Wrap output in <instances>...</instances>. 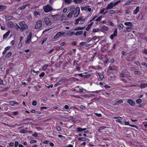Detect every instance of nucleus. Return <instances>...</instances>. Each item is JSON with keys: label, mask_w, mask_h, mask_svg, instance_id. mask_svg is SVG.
<instances>
[{"label": "nucleus", "mask_w": 147, "mask_h": 147, "mask_svg": "<svg viewBox=\"0 0 147 147\" xmlns=\"http://www.w3.org/2000/svg\"><path fill=\"white\" fill-rule=\"evenodd\" d=\"M70 9L71 11L75 12L74 14V17L76 18L77 17L80 13V8L78 7H77L76 9L74 6L72 5H71L70 7Z\"/></svg>", "instance_id": "nucleus-1"}, {"label": "nucleus", "mask_w": 147, "mask_h": 147, "mask_svg": "<svg viewBox=\"0 0 147 147\" xmlns=\"http://www.w3.org/2000/svg\"><path fill=\"white\" fill-rule=\"evenodd\" d=\"M85 21V18L84 16H81L78 18L76 20V21L74 24L75 25L78 24H83Z\"/></svg>", "instance_id": "nucleus-2"}, {"label": "nucleus", "mask_w": 147, "mask_h": 147, "mask_svg": "<svg viewBox=\"0 0 147 147\" xmlns=\"http://www.w3.org/2000/svg\"><path fill=\"white\" fill-rule=\"evenodd\" d=\"M19 25L20 27L19 26H18L20 29V30L21 31L22 30H26L28 28V26L27 24L25 23V22L24 21H22L19 23Z\"/></svg>", "instance_id": "nucleus-3"}, {"label": "nucleus", "mask_w": 147, "mask_h": 147, "mask_svg": "<svg viewBox=\"0 0 147 147\" xmlns=\"http://www.w3.org/2000/svg\"><path fill=\"white\" fill-rule=\"evenodd\" d=\"M44 11L45 13H48L51 11L53 10L52 7L50 6L49 5L47 4L43 7V8Z\"/></svg>", "instance_id": "nucleus-4"}, {"label": "nucleus", "mask_w": 147, "mask_h": 147, "mask_svg": "<svg viewBox=\"0 0 147 147\" xmlns=\"http://www.w3.org/2000/svg\"><path fill=\"white\" fill-rule=\"evenodd\" d=\"M42 26V21L41 20H38L36 23L35 28L36 29H39Z\"/></svg>", "instance_id": "nucleus-5"}, {"label": "nucleus", "mask_w": 147, "mask_h": 147, "mask_svg": "<svg viewBox=\"0 0 147 147\" xmlns=\"http://www.w3.org/2000/svg\"><path fill=\"white\" fill-rule=\"evenodd\" d=\"M117 28L115 29L114 31L113 34L110 36V38L111 40H113L114 38H116L117 37Z\"/></svg>", "instance_id": "nucleus-6"}, {"label": "nucleus", "mask_w": 147, "mask_h": 147, "mask_svg": "<svg viewBox=\"0 0 147 147\" xmlns=\"http://www.w3.org/2000/svg\"><path fill=\"white\" fill-rule=\"evenodd\" d=\"M112 119H117L115 120L116 122L119 123L121 124H122V122L121 121V120L122 119V118L120 116L113 117H112Z\"/></svg>", "instance_id": "nucleus-7"}, {"label": "nucleus", "mask_w": 147, "mask_h": 147, "mask_svg": "<svg viewBox=\"0 0 147 147\" xmlns=\"http://www.w3.org/2000/svg\"><path fill=\"white\" fill-rule=\"evenodd\" d=\"M44 21L47 26H49L51 24V22L50 19L48 18H45L44 19Z\"/></svg>", "instance_id": "nucleus-8"}, {"label": "nucleus", "mask_w": 147, "mask_h": 147, "mask_svg": "<svg viewBox=\"0 0 147 147\" xmlns=\"http://www.w3.org/2000/svg\"><path fill=\"white\" fill-rule=\"evenodd\" d=\"M32 33L31 32H30L29 33L28 35L26 41V43H30V42L31 41V37H32Z\"/></svg>", "instance_id": "nucleus-9"}, {"label": "nucleus", "mask_w": 147, "mask_h": 147, "mask_svg": "<svg viewBox=\"0 0 147 147\" xmlns=\"http://www.w3.org/2000/svg\"><path fill=\"white\" fill-rule=\"evenodd\" d=\"M125 123L124 124V125H129V126H130V127H135L137 129L138 127V126H137L136 125L130 124L129 121H125Z\"/></svg>", "instance_id": "nucleus-10"}, {"label": "nucleus", "mask_w": 147, "mask_h": 147, "mask_svg": "<svg viewBox=\"0 0 147 147\" xmlns=\"http://www.w3.org/2000/svg\"><path fill=\"white\" fill-rule=\"evenodd\" d=\"M7 25L8 27L10 28H13L15 26L13 22L11 21H9L7 23Z\"/></svg>", "instance_id": "nucleus-11"}, {"label": "nucleus", "mask_w": 147, "mask_h": 147, "mask_svg": "<svg viewBox=\"0 0 147 147\" xmlns=\"http://www.w3.org/2000/svg\"><path fill=\"white\" fill-rule=\"evenodd\" d=\"M133 25H131L130 26H128L126 27V30L127 32H129L131 31L132 29L133 28Z\"/></svg>", "instance_id": "nucleus-12"}, {"label": "nucleus", "mask_w": 147, "mask_h": 147, "mask_svg": "<svg viewBox=\"0 0 147 147\" xmlns=\"http://www.w3.org/2000/svg\"><path fill=\"white\" fill-rule=\"evenodd\" d=\"M113 2L108 4L107 7L105 8L106 9H111L113 8Z\"/></svg>", "instance_id": "nucleus-13"}, {"label": "nucleus", "mask_w": 147, "mask_h": 147, "mask_svg": "<svg viewBox=\"0 0 147 147\" xmlns=\"http://www.w3.org/2000/svg\"><path fill=\"white\" fill-rule=\"evenodd\" d=\"M140 6H138L136 7V9L133 11V14L134 15H136L140 10Z\"/></svg>", "instance_id": "nucleus-14"}, {"label": "nucleus", "mask_w": 147, "mask_h": 147, "mask_svg": "<svg viewBox=\"0 0 147 147\" xmlns=\"http://www.w3.org/2000/svg\"><path fill=\"white\" fill-rule=\"evenodd\" d=\"M76 129L77 132H81L82 131H84L86 130V128H82L81 127H79L76 128Z\"/></svg>", "instance_id": "nucleus-15"}, {"label": "nucleus", "mask_w": 147, "mask_h": 147, "mask_svg": "<svg viewBox=\"0 0 147 147\" xmlns=\"http://www.w3.org/2000/svg\"><path fill=\"white\" fill-rule=\"evenodd\" d=\"M10 32V31L9 30L6 32L5 34H4L3 36V39H6L9 36Z\"/></svg>", "instance_id": "nucleus-16"}, {"label": "nucleus", "mask_w": 147, "mask_h": 147, "mask_svg": "<svg viewBox=\"0 0 147 147\" xmlns=\"http://www.w3.org/2000/svg\"><path fill=\"white\" fill-rule=\"evenodd\" d=\"M123 100H119L118 101H116L114 103V105L115 106H117V105H119L120 104L123 103Z\"/></svg>", "instance_id": "nucleus-17"}, {"label": "nucleus", "mask_w": 147, "mask_h": 147, "mask_svg": "<svg viewBox=\"0 0 147 147\" xmlns=\"http://www.w3.org/2000/svg\"><path fill=\"white\" fill-rule=\"evenodd\" d=\"M127 102L131 106H134L135 104V102L131 99H129Z\"/></svg>", "instance_id": "nucleus-18"}, {"label": "nucleus", "mask_w": 147, "mask_h": 147, "mask_svg": "<svg viewBox=\"0 0 147 147\" xmlns=\"http://www.w3.org/2000/svg\"><path fill=\"white\" fill-rule=\"evenodd\" d=\"M85 28V27H80V26H78L75 28L74 29V30L75 31H77L83 30Z\"/></svg>", "instance_id": "nucleus-19"}, {"label": "nucleus", "mask_w": 147, "mask_h": 147, "mask_svg": "<svg viewBox=\"0 0 147 147\" xmlns=\"http://www.w3.org/2000/svg\"><path fill=\"white\" fill-rule=\"evenodd\" d=\"M29 4H25L19 7L18 9L21 10L25 9Z\"/></svg>", "instance_id": "nucleus-20"}, {"label": "nucleus", "mask_w": 147, "mask_h": 147, "mask_svg": "<svg viewBox=\"0 0 147 147\" xmlns=\"http://www.w3.org/2000/svg\"><path fill=\"white\" fill-rule=\"evenodd\" d=\"M93 22H91L86 28V31H89L92 25H93Z\"/></svg>", "instance_id": "nucleus-21"}, {"label": "nucleus", "mask_w": 147, "mask_h": 147, "mask_svg": "<svg viewBox=\"0 0 147 147\" xmlns=\"http://www.w3.org/2000/svg\"><path fill=\"white\" fill-rule=\"evenodd\" d=\"M140 87L142 88H144L147 87V84H141L140 86Z\"/></svg>", "instance_id": "nucleus-22"}, {"label": "nucleus", "mask_w": 147, "mask_h": 147, "mask_svg": "<svg viewBox=\"0 0 147 147\" xmlns=\"http://www.w3.org/2000/svg\"><path fill=\"white\" fill-rule=\"evenodd\" d=\"M123 25L122 24L120 23L119 24L118 26V27L119 30L122 29L123 27Z\"/></svg>", "instance_id": "nucleus-23"}, {"label": "nucleus", "mask_w": 147, "mask_h": 147, "mask_svg": "<svg viewBox=\"0 0 147 147\" xmlns=\"http://www.w3.org/2000/svg\"><path fill=\"white\" fill-rule=\"evenodd\" d=\"M6 6L3 5H0V11H3L6 9Z\"/></svg>", "instance_id": "nucleus-24"}, {"label": "nucleus", "mask_w": 147, "mask_h": 147, "mask_svg": "<svg viewBox=\"0 0 147 147\" xmlns=\"http://www.w3.org/2000/svg\"><path fill=\"white\" fill-rule=\"evenodd\" d=\"M75 12H74L73 11H71L67 15V17L68 18H71L72 15L74 14Z\"/></svg>", "instance_id": "nucleus-25"}, {"label": "nucleus", "mask_w": 147, "mask_h": 147, "mask_svg": "<svg viewBox=\"0 0 147 147\" xmlns=\"http://www.w3.org/2000/svg\"><path fill=\"white\" fill-rule=\"evenodd\" d=\"M98 74L100 79L103 80L104 78V75L103 74L100 73H98Z\"/></svg>", "instance_id": "nucleus-26"}, {"label": "nucleus", "mask_w": 147, "mask_h": 147, "mask_svg": "<svg viewBox=\"0 0 147 147\" xmlns=\"http://www.w3.org/2000/svg\"><path fill=\"white\" fill-rule=\"evenodd\" d=\"M83 33V32L82 31H80L76 32L75 34V35L77 36L78 35H80L82 34Z\"/></svg>", "instance_id": "nucleus-27"}, {"label": "nucleus", "mask_w": 147, "mask_h": 147, "mask_svg": "<svg viewBox=\"0 0 147 147\" xmlns=\"http://www.w3.org/2000/svg\"><path fill=\"white\" fill-rule=\"evenodd\" d=\"M34 16H40V13H39V12L37 11H34Z\"/></svg>", "instance_id": "nucleus-28"}, {"label": "nucleus", "mask_w": 147, "mask_h": 147, "mask_svg": "<svg viewBox=\"0 0 147 147\" xmlns=\"http://www.w3.org/2000/svg\"><path fill=\"white\" fill-rule=\"evenodd\" d=\"M100 31V29L98 28H94L93 29L92 31L93 33L98 32Z\"/></svg>", "instance_id": "nucleus-29"}, {"label": "nucleus", "mask_w": 147, "mask_h": 147, "mask_svg": "<svg viewBox=\"0 0 147 147\" xmlns=\"http://www.w3.org/2000/svg\"><path fill=\"white\" fill-rule=\"evenodd\" d=\"M86 142H84L81 143L79 145V147H85L86 144Z\"/></svg>", "instance_id": "nucleus-30"}, {"label": "nucleus", "mask_w": 147, "mask_h": 147, "mask_svg": "<svg viewBox=\"0 0 147 147\" xmlns=\"http://www.w3.org/2000/svg\"><path fill=\"white\" fill-rule=\"evenodd\" d=\"M48 67V65L47 64H45L42 66V69L44 71H45L47 68Z\"/></svg>", "instance_id": "nucleus-31"}, {"label": "nucleus", "mask_w": 147, "mask_h": 147, "mask_svg": "<svg viewBox=\"0 0 147 147\" xmlns=\"http://www.w3.org/2000/svg\"><path fill=\"white\" fill-rule=\"evenodd\" d=\"M124 24L125 25L128 26L131 25L132 24V23L130 22H125Z\"/></svg>", "instance_id": "nucleus-32"}, {"label": "nucleus", "mask_w": 147, "mask_h": 147, "mask_svg": "<svg viewBox=\"0 0 147 147\" xmlns=\"http://www.w3.org/2000/svg\"><path fill=\"white\" fill-rule=\"evenodd\" d=\"M78 140L79 141H85L86 140V138L84 137H80L78 138Z\"/></svg>", "instance_id": "nucleus-33"}, {"label": "nucleus", "mask_w": 147, "mask_h": 147, "mask_svg": "<svg viewBox=\"0 0 147 147\" xmlns=\"http://www.w3.org/2000/svg\"><path fill=\"white\" fill-rule=\"evenodd\" d=\"M28 131L24 129H22L20 130V132L21 133L23 134H25L27 133Z\"/></svg>", "instance_id": "nucleus-34"}, {"label": "nucleus", "mask_w": 147, "mask_h": 147, "mask_svg": "<svg viewBox=\"0 0 147 147\" xmlns=\"http://www.w3.org/2000/svg\"><path fill=\"white\" fill-rule=\"evenodd\" d=\"M106 9V8H103L101 9L100 11L99 12V14H100L104 13V12L105 11Z\"/></svg>", "instance_id": "nucleus-35"}, {"label": "nucleus", "mask_w": 147, "mask_h": 147, "mask_svg": "<svg viewBox=\"0 0 147 147\" xmlns=\"http://www.w3.org/2000/svg\"><path fill=\"white\" fill-rule=\"evenodd\" d=\"M106 127L102 126L99 127L98 129V131L100 132L101 131L104 129L105 128H106Z\"/></svg>", "instance_id": "nucleus-36"}, {"label": "nucleus", "mask_w": 147, "mask_h": 147, "mask_svg": "<svg viewBox=\"0 0 147 147\" xmlns=\"http://www.w3.org/2000/svg\"><path fill=\"white\" fill-rule=\"evenodd\" d=\"M121 0H119L118 1H117L115 2L114 3H113V7L116 6L119 3L121 2Z\"/></svg>", "instance_id": "nucleus-37"}, {"label": "nucleus", "mask_w": 147, "mask_h": 147, "mask_svg": "<svg viewBox=\"0 0 147 147\" xmlns=\"http://www.w3.org/2000/svg\"><path fill=\"white\" fill-rule=\"evenodd\" d=\"M142 101V100L140 98H139L136 100V102L137 104H139Z\"/></svg>", "instance_id": "nucleus-38"}, {"label": "nucleus", "mask_w": 147, "mask_h": 147, "mask_svg": "<svg viewBox=\"0 0 147 147\" xmlns=\"http://www.w3.org/2000/svg\"><path fill=\"white\" fill-rule=\"evenodd\" d=\"M65 3L70 4L72 2L71 0H64Z\"/></svg>", "instance_id": "nucleus-39"}, {"label": "nucleus", "mask_w": 147, "mask_h": 147, "mask_svg": "<svg viewBox=\"0 0 147 147\" xmlns=\"http://www.w3.org/2000/svg\"><path fill=\"white\" fill-rule=\"evenodd\" d=\"M12 55V53L11 52H9L6 55L5 57H9L10 56Z\"/></svg>", "instance_id": "nucleus-40"}, {"label": "nucleus", "mask_w": 147, "mask_h": 147, "mask_svg": "<svg viewBox=\"0 0 147 147\" xmlns=\"http://www.w3.org/2000/svg\"><path fill=\"white\" fill-rule=\"evenodd\" d=\"M102 28L103 30L106 31H108L109 30V27L107 26H103Z\"/></svg>", "instance_id": "nucleus-41"}, {"label": "nucleus", "mask_w": 147, "mask_h": 147, "mask_svg": "<svg viewBox=\"0 0 147 147\" xmlns=\"http://www.w3.org/2000/svg\"><path fill=\"white\" fill-rule=\"evenodd\" d=\"M19 113V112L18 111H14L13 112L11 113V114L14 116H15L17 115H18Z\"/></svg>", "instance_id": "nucleus-42"}, {"label": "nucleus", "mask_w": 147, "mask_h": 147, "mask_svg": "<svg viewBox=\"0 0 147 147\" xmlns=\"http://www.w3.org/2000/svg\"><path fill=\"white\" fill-rule=\"evenodd\" d=\"M64 108L66 109H69V111H70V110L71 109V107H70V108L69 109V106L67 105H65L64 106Z\"/></svg>", "instance_id": "nucleus-43"}, {"label": "nucleus", "mask_w": 147, "mask_h": 147, "mask_svg": "<svg viewBox=\"0 0 147 147\" xmlns=\"http://www.w3.org/2000/svg\"><path fill=\"white\" fill-rule=\"evenodd\" d=\"M67 35L68 36H71V35H72L74 34H75V32H74V31H73V32H70V33H67Z\"/></svg>", "instance_id": "nucleus-44"}, {"label": "nucleus", "mask_w": 147, "mask_h": 147, "mask_svg": "<svg viewBox=\"0 0 147 147\" xmlns=\"http://www.w3.org/2000/svg\"><path fill=\"white\" fill-rule=\"evenodd\" d=\"M134 73L135 74L138 75H140L141 74V72L140 71L136 70L134 71Z\"/></svg>", "instance_id": "nucleus-45"}, {"label": "nucleus", "mask_w": 147, "mask_h": 147, "mask_svg": "<svg viewBox=\"0 0 147 147\" xmlns=\"http://www.w3.org/2000/svg\"><path fill=\"white\" fill-rule=\"evenodd\" d=\"M55 128L58 131H60L61 130V127L59 126H56Z\"/></svg>", "instance_id": "nucleus-46"}, {"label": "nucleus", "mask_w": 147, "mask_h": 147, "mask_svg": "<svg viewBox=\"0 0 147 147\" xmlns=\"http://www.w3.org/2000/svg\"><path fill=\"white\" fill-rule=\"evenodd\" d=\"M107 97H109L110 94L109 93L105 92L104 94Z\"/></svg>", "instance_id": "nucleus-47"}, {"label": "nucleus", "mask_w": 147, "mask_h": 147, "mask_svg": "<svg viewBox=\"0 0 147 147\" xmlns=\"http://www.w3.org/2000/svg\"><path fill=\"white\" fill-rule=\"evenodd\" d=\"M79 89V86H76L74 89V90L75 91L78 92V90Z\"/></svg>", "instance_id": "nucleus-48"}, {"label": "nucleus", "mask_w": 147, "mask_h": 147, "mask_svg": "<svg viewBox=\"0 0 147 147\" xmlns=\"http://www.w3.org/2000/svg\"><path fill=\"white\" fill-rule=\"evenodd\" d=\"M102 17L101 16H100L98 18H97L96 20V21H100L102 19Z\"/></svg>", "instance_id": "nucleus-49"}, {"label": "nucleus", "mask_w": 147, "mask_h": 147, "mask_svg": "<svg viewBox=\"0 0 147 147\" xmlns=\"http://www.w3.org/2000/svg\"><path fill=\"white\" fill-rule=\"evenodd\" d=\"M115 67V66H113V67H112V66L110 65L109 67V70H114V68H113V67Z\"/></svg>", "instance_id": "nucleus-50"}, {"label": "nucleus", "mask_w": 147, "mask_h": 147, "mask_svg": "<svg viewBox=\"0 0 147 147\" xmlns=\"http://www.w3.org/2000/svg\"><path fill=\"white\" fill-rule=\"evenodd\" d=\"M86 43L84 42H82L80 43V45H86Z\"/></svg>", "instance_id": "nucleus-51"}, {"label": "nucleus", "mask_w": 147, "mask_h": 147, "mask_svg": "<svg viewBox=\"0 0 147 147\" xmlns=\"http://www.w3.org/2000/svg\"><path fill=\"white\" fill-rule=\"evenodd\" d=\"M45 75V73L44 72H42L39 75V76L40 77H43Z\"/></svg>", "instance_id": "nucleus-52"}, {"label": "nucleus", "mask_w": 147, "mask_h": 147, "mask_svg": "<svg viewBox=\"0 0 147 147\" xmlns=\"http://www.w3.org/2000/svg\"><path fill=\"white\" fill-rule=\"evenodd\" d=\"M131 1L130 0H128L127 2L124 3V5H129L131 3Z\"/></svg>", "instance_id": "nucleus-53"}, {"label": "nucleus", "mask_w": 147, "mask_h": 147, "mask_svg": "<svg viewBox=\"0 0 147 147\" xmlns=\"http://www.w3.org/2000/svg\"><path fill=\"white\" fill-rule=\"evenodd\" d=\"M59 36H61L63 35L65 33V32H58Z\"/></svg>", "instance_id": "nucleus-54"}, {"label": "nucleus", "mask_w": 147, "mask_h": 147, "mask_svg": "<svg viewBox=\"0 0 147 147\" xmlns=\"http://www.w3.org/2000/svg\"><path fill=\"white\" fill-rule=\"evenodd\" d=\"M134 63L138 66H140V63L138 61H135Z\"/></svg>", "instance_id": "nucleus-55"}, {"label": "nucleus", "mask_w": 147, "mask_h": 147, "mask_svg": "<svg viewBox=\"0 0 147 147\" xmlns=\"http://www.w3.org/2000/svg\"><path fill=\"white\" fill-rule=\"evenodd\" d=\"M82 0H74V1L76 3H81Z\"/></svg>", "instance_id": "nucleus-56"}, {"label": "nucleus", "mask_w": 147, "mask_h": 147, "mask_svg": "<svg viewBox=\"0 0 147 147\" xmlns=\"http://www.w3.org/2000/svg\"><path fill=\"white\" fill-rule=\"evenodd\" d=\"M147 123V121H144L143 122V124H144V126L146 128H147V124H145Z\"/></svg>", "instance_id": "nucleus-57"}, {"label": "nucleus", "mask_w": 147, "mask_h": 147, "mask_svg": "<svg viewBox=\"0 0 147 147\" xmlns=\"http://www.w3.org/2000/svg\"><path fill=\"white\" fill-rule=\"evenodd\" d=\"M10 104L12 106H14V101H11L9 102Z\"/></svg>", "instance_id": "nucleus-58"}, {"label": "nucleus", "mask_w": 147, "mask_h": 147, "mask_svg": "<svg viewBox=\"0 0 147 147\" xmlns=\"http://www.w3.org/2000/svg\"><path fill=\"white\" fill-rule=\"evenodd\" d=\"M37 105V102L36 100L32 102V105L33 106H36Z\"/></svg>", "instance_id": "nucleus-59"}, {"label": "nucleus", "mask_w": 147, "mask_h": 147, "mask_svg": "<svg viewBox=\"0 0 147 147\" xmlns=\"http://www.w3.org/2000/svg\"><path fill=\"white\" fill-rule=\"evenodd\" d=\"M115 10H111L109 11V13L111 14H113L115 13Z\"/></svg>", "instance_id": "nucleus-60"}, {"label": "nucleus", "mask_w": 147, "mask_h": 147, "mask_svg": "<svg viewBox=\"0 0 147 147\" xmlns=\"http://www.w3.org/2000/svg\"><path fill=\"white\" fill-rule=\"evenodd\" d=\"M18 144H19V142L18 141H15V145H14L15 146V147H17L18 146V145H19Z\"/></svg>", "instance_id": "nucleus-61"}, {"label": "nucleus", "mask_w": 147, "mask_h": 147, "mask_svg": "<svg viewBox=\"0 0 147 147\" xmlns=\"http://www.w3.org/2000/svg\"><path fill=\"white\" fill-rule=\"evenodd\" d=\"M121 53L124 56L126 55L127 54V53L126 52H125L123 51H121Z\"/></svg>", "instance_id": "nucleus-62"}, {"label": "nucleus", "mask_w": 147, "mask_h": 147, "mask_svg": "<svg viewBox=\"0 0 147 147\" xmlns=\"http://www.w3.org/2000/svg\"><path fill=\"white\" fill-rule=\"evenodd\" d=\"M108 24L111 25V26H114V23L112 22L111 21H110L108 22Z\"/></svg>", "instance_id": "nucleus-63"}, {"label": "nucleus", "mask_w": 147, "mask_h": 147, "mask_svg": "<svg viewBox=\"0 0 147 147\" xmlns=\"http://www.w3.org/2000/svg\"><path fill=\"white\" fill-rule=\"evenodd\" d=\"M143 53L145 54L147 53V49H144V50L143 51Z\"/></svg>", "instance_id": "nucleus-64"}]
</instances>
